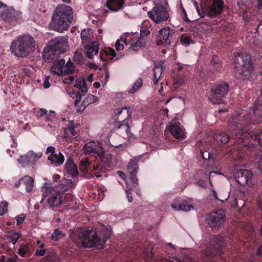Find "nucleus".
<instances>
[{"mask_svg": "<svg viewBox=\"0 0 262 262\" xmlns=\"http://www.w3.org/2000/svg\"><path fill=\"white\" fill-rule=\"evenodd\" d=\"M221 61L219 59V57L216 55H213L211 59L210 60V65L211 67L215 65V64H217L218 62H220Z\"/></svg>", "mask_w": 262, "mask_h": 262, "instance_id": "obj_54", "label": "nucleus"}, {"mask_svg": "<svg viewBox=\"0 0 262 262\" xmlns=\"http://www.w3.org/2000/svg\"><path fill=\"white\" fill-rule=\"evenodd\" d=\"M9 234L7 235V238L11 240V242L14 245H15L18 239L21 237V233L19 232H16L13 230L8 231Z\"/></svg>", "mask_w": 262, "mask_h": 262, "instance_id": "obj_32", "label": "nucleus"}, {"mask_svg": "<svg viewBox=\"0 0 262 262\" xmlns=\"http://www.w3.org/2000/svg\"><path fill=\"white\" fill-rule=\"evenodd\" d=\"M148 24H149L148 21H144L142 24L140 29V36L147 38V36L150 34V31L147 28Z\"/></svg>", "mask_w": 262, "mask_h": 262, "instance_id": "obj_39", "label": "nucleus"}, {"mask_svg": "<svg viewBox=\"0 0 262 262\" xmlns=\"http://www.w3.org/2000/svg\"><path fill=\"white\" fill-rule=\"evenodd\" d=\"M212 69H214L215 71H220V70L223 68L222 63L220 61L218 62L217 64H215V65H213L211 66Z\"/></svg>", "mask_w": 262, "mask_h": 262, "instance_id": "obj_57", "label": "nucleus"}, {"mask_svg": "<svg viewBox=\"0 0 262 262\" xmlns=\"http://www.w3.org/2000/svg\"><path fill=\"white\" fill-rule=\"evenodd\" d=\"M76 84L77 85L79 89L81 91L82 95H84L88 92L87 84L84 79H78L76 80Z\"/></svg>", "mask_w": 262, "mask_h": 262, "instance_id": "obj_34", "label": "nucleus"}, {"mask_svg": "<svg viewBox=\"0 0 262 262\" xmlns=\"http://www.w3.org/2000/svg\"><path fill=\"white\" fill-rule=\"evenodd\" d=\"M234 176L236 182L242 186L251 187L255 183L253 172L250 170L241 169Z\"/></svg>", "mask_w": 262, "mask_h": 262, "instance_id": "obj_13", "label": "nucleus"}, {"mask_svg": "<svg viewBox=\"0 0 262 262\" xmlns=\"http://www.w3.org/2000/svg\"><path fill=\"white\" fill-rule=\"evenodd\" d=\"M47 159L52 165L58 167L63 163L64 157L61 152L58 151L54 155H50Z\"/></svg>", "mask_w": 262, "mask_h": 262, "instance_id": "obj_26", "label": "nucleus"}, {"mask_svg": "<svg viewBox=\"0 0 262 262\" xmlns=\"http://www.w3.org/2000/svg\"><path fill=\"white\" fill-rule=\"evenodd\" d=\"M169 132L177 139H183L185 138L184 130L180 123H172L170 125Z\"/></svg>", "mask_w": 262, "mask_h": 262, "instance_id": "obj_23", "label": "nucleus"}, {"mask_svg": "<svg viewBox=\"0 0 262 262\" xmlns=\"http://www.w3.org/2000/svg\"><path fill=\"white\" fill-rule=\"evenodd\" d=\"M126 188L127 189L126 190V193L127 194V199H128V201L129 202L131 203L133 202V197H132V193L130 192V191H132V190L133 189V188H135L136 189V193L139 195H140L141 194H140V190H139L138 188H136V186H134L132 187H130L128 186V185H126Z\"/></svg>", "mask_w": 262, "mask_h": 262, "instance_id": "obj_43", "label": "nucleus"}, {"mask_svg": "<svg viewBox=\"0 0 262 262\" xmlns=\"http://www.w3.org/2000/svg\"><path fill=\"white\" fill-rule=\"evenodd\" d=\"M98 101V98L92 94H89L82 102V105L86 106Z\"/></svg>", "mask_w": 262, "mask_h": 262, "instance_id": "obj_36", "label": "nucleus"}, {"mask_svg": "<svg viewBox=\"0 0 262 262\" xmlns=\"http://www.w3.org/2000/svg\"><path fill=\"white\" fill-rule=\"evenodd\" d=\"M43 87L45 89H48L50 87V84L49 82V77L48 76H46L45 79L43 81Z\"/></svg>", "mask_w": 262, "mask_h": 262, "instance_id": "obj_62", "label": "nucleus"}, {"mask_svg": "<svg viewBox=\"0 0 262 262\" xmlns=\"http://www.w3.org/2000/svg\"><path fill=\"white\" fill-rule=\"evenodd\" d=\"M82 94H81L79 92H77L76 93V100L75 101V106H77V105L79 104V103H80V102L81 101V95Z\"/></svg>", "mask_w": 262, "mask_h": 262, "instance_id": "obj_56", "label": "nucleus"}, {"mask_svg": "<svg viewBox=\"0 0 262 262\" xmlns=\"http://www.w3.org/2000/svg\"><path fill=\"white\" fill-rule=\"evenodd\" d=\"M65 170L66 173L71 176L72 178L77 176L78 171L77 166L74 163L73 159L68 158L65 165Z\"/></svg>", "mask_w": 262, "mask_h": 262, "instance_id": "obj_25", "label": "nucleus"}, {"mask_svg": "<svg viewBox=\"0 0 262 262\" xmlns=\"http://www.w3.org/2000/svg\"><path fill=\"white\" fill-rule=\"evenodd\" d=\"M115 116H118L123 114V117L121 119H123L122 121H119L115 122L114 124L115 126L119 129L124 128L125 129L126 133L128 134L130 130V126L126 119L132 115V112L130 111L129 107L125 106L122 108H118L116 110Z\"/></svg>", "mask_w": 262, "mask_h": 262, "instance_id": "obj_16", "label": "nucleus"}, {"mask_svg": "<svg viewBox=\"0 0 262 262\" xmlns=\"http://www.w3.org/2000/svg\"><path fill=\"white\" fill-rule=\"evenodd\" d=\"M26 217V215L25 214H20L17 216H16L15 219L17 221L16 224L17 226L20 225L21 224L23 223L24 221L25 220V218Z\"/></svg>", "mask_w": 262, "mask_h": 262, "instance_id": "obj_51", "label": "nucleus"}, {"mask_svg": "<svg viewBox=\"0 0 262 262\" xmlns=\"http://www.w3.org/2000/svg\"><path fill=\"white\" fill-rule=\"evenodd\" d=\"M85 55L88 58L92 59L94 55H96L98 52V44L95 42L91 45H88L84 46Z\"/></svg>", "mask_w": 262, "mask_h": 262, "instance_id": "obj_28", "label": "nucleus"}, {"mask_svg": "<svg viewBox=\"0 0 262 262\" xmlns=\"http://www.w3.org/2000/svg\"><path fill=\"white\" fill-rule=\"evenodd\" d=\"M18 256L15 255L14 257H9L6 258V262H17Z\"/></svg>", "mask_w": 262, "mask_h": 262, "instance_id": "obj_63", "label": "nucleus"}, {"mask_svg": "<svg viewBox=\"0 0 262 262\" xmlns=\"http://www.w3.org/2000/svg\"><path fill=\"white\" fill-rule=\"evenodd\" d=\"M30 158L28 157V153L25 156H21L20 159L18 160V162L24 167L30 165L31 161Z\"/></svg>", "mask_w": 262, "mask_h": 262, "instance_id": "obj_44", "label": "nucleus"}, {"mask_svg": "<svg viewBox=\"0 0 262 262\" xmlns=\"http://www.w3.org/2000/svg\"><path fill=\"white\" fill-rule=\"evenodd\" d=\"M196 183L200 187L205 188L207 185V182L205 180H199L197 182H196Z\"/></svg>", "mask_w": 262, "mask_h": 262, "instance_id": "obj_58", "label": "nucleus"}, {"mask_svg": "<svg viewBox=\"0 0 262 262\" xmlns=\"http://www.w3.org/2000/svg\"><path fill=\"white\" fill-rule=\"evenodd\" d=\"M20 43L16 42V40H14L11 43L10 46V51L12 54L18 57H25L27 56L26 50L21 48Z\"/></svg>", "mask_w": 262, "mask_h": 262, "instance_id": "obj_24", "label": "nucleus"}, {"mask_svg": "<svg viewBox=\"0 0 262 262\" xmlns=\"http://www.w3.org/2000/svg\"><path fill=\"white\" fill-rule=\"evenodd\" d=\"M174 34V30L169 27L160 29L157 35V45L164 47L169 46Z\"/></svg>", "mask_w": 262, "mask_h": 262, "instance_id": "obj_14", "label": "nucleus"}, {"mask_svg": "<svg viewBox=\"0 0 262 262\" xmlns=\"http://www.w3.org/2000/svg\"><path fill=\"white\" fill-rule=\"evenodd\" d=\"M30 244L27 243L26 244H21L18 250V254L22 257H26V254L29 250Z\"/></svg>", "mask_w": 262, "mask_h": 262, "instance_id": "obj_40", "label": "nucleus"}, {"mask_svg": "<svg viewBox=\"0 0 262 262\" xmlns=\"http://www.w3.org/2000/svg\"><path fill=\"white\" fill-rule=\"evenodd\" d=\"M110 230H106L102 234L93 227L80 229L78 236L79 243H81L83 248L95 247L98 249L104 248L106 241L110 237Z\"/></svg>", "mask_w": 262, "mask_h": 262, "instance_id": "obj_2", "label": "nucleus"}, {"mask_svg": "<svg viewBox=\"0 0 262 262\" xmlns=\"http://www.w3.org/2000/svg\"><path fill=\"white\" fill-rule=\"evenodd\" d=\"M20 14V12L14 9H7L2 13L1 17L5 22L8 24L13 23V25H15L17 19Z\"/></svg>", "mask_w": 262, "mask_h": 262, "instance_id": "obj_20", "label": "nucleus"}, {"mask_svg": "<svg viewBox=\"0 0 262 262\" xmlns=\"http://www.w3.org/2000/svg\"><path fill=\"white\" fill-rule=\"evenodd\" d=\"M83 153L85 155H91L95 157H98L100 162L98 165L94 166V173L97 178L102 176V174L105 173L109 170V168L112 165V158L111 155H104L103 148L96 144L94 141L89 142L86 143L83 148Z\"/></svg>", "mask_w": 262, "mask_h": 262, "instance_id": "obj_3", "label": "nucleus"}, {"mask_svg": "<svg viewBox=\"0 0 262 262\" xmlns=\"http://www.w3.org/2000/svg\"><path fill=\"white\" fill-rule=\"evenodd\" d=\"M64 64H65V60L64 59H57L54 61V64L52 67V68L54 69L55 70H57L60 72H62L64 70Z\"/></svg>", "mask_w": 262, "mask_h": 262, "instance_id": "obj_37", "label": "nucleus"}, {"mask_svg": "<svg viewBox=\"0 0 262 262\" xmlns=\"http://www.w3.org/2000/svg\"><path fill=\"white\" fill-rule=\"evenodd\" d=\"M162 68H160V67H155V68L154 70V79L153 80L154 83L155 84H156L158 79L160 78V76H158L157 75V72H159L160 74L162 73Z\"/></svg>", "mask_w": 262, "mask_h": 262, "instance_id": "obj_49", "label": "nucleus"}, {"mask_svg": "<svg viewBox=\"0 0 262 262\" xmlns=\"http://www.w3.org/2000/svg\"><path fill=\"white\" fill-rule=\"evenodd\" d=\"M70 124L66 128L68 130V132L70 133V134L74 137H77L79 136L78 133L75 130L76 128V125L74 121H72L70 122Z\"/></svg>", "mask_w": 262, "mask_h": 262, "instance_id": "obj_42", "label": "nucleus"}, {"mask_svg": "<svg viewBox=\"0 0 262 262\" xmlns=\"http://www.w3.org/2000/svg\"><path fill=\"white\" fill-rule=\"evenodd\" d=\"M143 85V80L141 78H139L136 81V82L134 84L132 88L128 91V93L129 94H134L136 92H137L140 88Z\"/></svg>", "mask_w": 262, "mask_h": 262, "instance_id": "obj_38", "label": "nucleus"}, {"mask_svg": "<svg viewBox=\"0 0 262 262\" xmlns=\"http://www.w3.org/2000/svg\"><path fill=\"white\" fill-rule=\"evenodd\" d=\"M46 252V249L36 250L35 253L36 256H43Z\"/></svg>", "mask_w": 262, "mask_h": 262, "instance_id": "obj_60", "label": "nucleus"}, {"mask_svg": "<svg viewBox=\"0 0 262 262\" xmlns=\"http://www.w3.org/2000/svg\"><path fill=\"white\" fill-rule=\"evenodd\" d=\"M67 45L66 39L61 36L55 37L48 42V46L50 49L48 57L46 61L50 62L53 59L51 56L52 54L60 55L66 51Z\"/></svg>", "mask_w": 262, "mask_h": 262, "instance_id": "obj_8", "label": "nucleus"}, {"mask_svg": "<svg viewBox=\"0 0 262 262\" xmlns=\"http://www.w3.org/2000/svg\"><path fill=\"white\" fill-rule=\"evenodd\" d=\"M200 76L203 78H204L205 80H207L208 78L210 77V73L206 71H202L200 73Z\"/></svg>", "mask_w": 262, "mask_h": 262, "instance_id": "obj_59", "label": "nucleus"}, {"mask_svg": "<svg viewBox=\"0 0 262 262\" xmlns=\"http://www.w3.org/2000/svg\"><path fill=\"white\" fill-rule=\"evenodd\" d=\"M42 198L40 204L50 209L60 207L63 202L64 193L55 189L53 187L42 188Z\"/></svg>", "mask_w": 262, "mask_h": 262, "instance_id": "obj_5", "label": "nucleus"}, {"mask_svg": "<svg viewBox=\"0 0 262 262\" xmlns=\"http://www.w3.org/2000/svg\"><path fill=\"white\" fill-rule=\"evenodd\" d=\"M246 113V117H248L251 119V123L252 124L251 126L252 127H250V129L253 128V126H255L256 124L259 123L261 121L260 119L262 118V93H261L260 96L257 100L256 102L254 105V107L253 108L252 113H248L246 112H242L240 113H236L235 115H239L242 113Z\"/></svg>", "mask_w": 262, "mask_h": 262, "instance_id": "obj_11", "label": "nucleus"}, {"mask_svg": "<svg viewBox=\"0 0 262 262\" xmlns=\"http://www.w3.org/2000/svg\"><path fill=\"white\" fill-rule=\"evenodd\" d=\"M108 55L111 56L112 57L111 58L112 60L113 58L116 56V52L115 50L112 48H108V50L105 52V56H107Z\"/></svg>", "mask_w": 262, "mask_h": 262, "instance_id": "obj_53", "label": "nucleus"}, {"mask_svg": "<svg viewBox=\"0 0 262 262\" xmlns=\"http://www.w3.org/2000/svg\"><path fill=\"white\" fill-rule=\"evenodd\" d=\"M124 0H107L106 6L112 11H117L122 9Z\"/></svg>", "mask_w": 262, "mask_h": 262, "instance_id": "obj_27", "label": "nucleus"}, {"mask_svg": "<svg viewBox=\"0 0 262 262\" xmlns=\"http://www.w3.org/2000/svg\"><path fill=\"white\" fill-rule=\"evenodd\" d=\"M36 116L37 118H40L45 117V121L48 123V127L51 130H54L58 125L55 121V112L53 111H50L49 112L45 108H39L36 112Z\"/></svg>", "mask_w": 262, "mask_h": 262, "instance_id": "obj_17", "label": "nucleus"}, {"mask_svg": "<svg viewBox=\"0 0 262 262\" xmlns=\"http://www.w3.org/2000/svg\"><path fill=\"white\" fill-rule=\"evenodd\" d=\"M115 47L116 50L119 51H120L123 49V47L120 45L119 40H117V41L116 42Z\"/></svg>", "mask_w": 262, "mask_h": 262, "instance_id": "obj_64", "label": "nucleus"}, {"mask_svg": "<svg viewBox=\"0 0 262 262\" xmlns=\"http://www.w3.org/2000/svg\"><path fill=\"white\" fill-rule=\"evenodd\" d=\"M56 149L54 147L50 146L47 147L46 151V154H51L50 155H54L56 154Z\"/></svg>", "mask_w": 262, "mask_h": 262, "instance_id": "obj_55", "label": "nucleus"}, {"mask_svg": "<svg viewBox=\"0 0 262 262\" xmlns=\"http://www.w3.org/2000/svg\"><path fill=\"white\" fill-rule=\"evenodd\" d=\"M246 113L239 115L234 114L228 119L229 129L231 134L230 137L229 134L225 132H221L215 134L212 137V145L220 147L227 143L233 144L243 145L244 146L250 147L248 139V131L252 124L251 123V119L246 117Z\"/></svg>", "mask_w": 262, "mask_h": 262, "instance_id": "obj_1", "label": "nucleus"}, {"mask_svg": "<svg viewBox=\"0 0 262 262\" xmlns=\"http://www.w3.org/2000/svg\"><path fill=\"white\" fill-rule=\"evenodd\" d=\"M224 5V2L223 0H213L206 9V15L210 18L220 16L223 11Z\"/></svg>", "mask_w": 262, "mask_h": 262, "instance_id": "obj_18", "label": "nucleus"}, {"mask_svg": "<svg viewBox=\"0 0 262 262\" xmlns=\"http://www.w3.org/2000/svg\"><path fill=\"white\" fill-rule=\"evenodd\" d=\"M171 206L174 210L188 211L193 206L188 203L186 201H182L179 199H176L171 203Z\"/></svg>", "mask_w": 262, "mask_h": 262, "instance_id": "obj_22", "label": "nucleus"}, {"mask_svg": "<svg viewBox=\"0 0 262 262\" xmlns=\"http://www.w3.org/2000/svg\"><path fill=\"white\" fill-rule=\"evenodd\" d=\"M8 203L6 201L0 203V215H3L8 211Z\"/></svg>", "mask_w": 262, "mask_h": 262, "instance_id": "obj_46", "label": "nucleus"}, {"mask_svg": "<svg viewBox=\"0 0 262 262\" xmlns=\"http://www.w3.org/2000/svg\"><path fill=\"white\" fill-rule=\"evenodd\" d=\"M206 221L212 229L220 227L225 221V213L224 210L219 209L207 214Z\"/></svg>", "mask_w": 262, "mask_h": 262, "instance_id": "obj_12", "label": "nucleus"}, {"mask_svg": "<svg viewBox=\"0 0 262 262\" xmlns=\"http://www.w3.org/2000/svg\"><path fill=\"white\" fill-rule=\"evenodd\" d=\"M148 16L156 24L166 21L169 14L165 6L162 4H155L154 8L147 12Z\"/></svg>", "mask_w": 262, "mask_h": 262, "instance_id": "obj_9", "label": "nucleus"}, {"mask_svg": "<svg viewBox=\"0 0 262 262\" xmlns=\"http://www.w3.org/2000/svg\"><path fill=\"white\" fill-rule=\"evenodd\" d=\"M200 152L201 154V157L204 160V162L212 158V156L211 155V152L208 151L200 149Z\"/></svg>", "mask_w": 262, "mask_h": 262, "instance_id": "obj_47", "label": "nucleus"}, {"mask_svg": "<svg viewBox=\"0 0 262 262\" xmlns=\"http://www.w3.org/2000/svg\"><path fill=\"white\" fill-rule=\"evenodd\" d=\"M229 90V85L228 83L224 81L212 86L210 89V94L209 96L210 101L214 104L223 103V99L227 95Z\"/></svg>", "mask_w": 262, "mask_h": 262, "instance_id": "obj_7", "label": "nucleus"}, {"mask_svg": "<svg viewBox=\"0 0 262 262\" xmlns=\"http://www.w3.org/2000/svg\"><path fill=\"white\" fill-rule=\"evenodd\" d=\"M73 195L71 193H67L65 195L64 194L62 204H69L72 202L73 201Z\"/></svg>", "mask_w": 262, "mask_h": 262, "instance_id": "obj_50", "label": "nucleus"}, {"mask_svg": "<svg viewBox=\"0 0 262 262\" xmlns=\"http://www.w3.org/2000/svg\"><path fill=\"white\" fill-rule=\"evenodd\" d=\"M80 170L85 171L86 172L91 171L93 172V174H95V176L96 177V174L94 173V166H97L98 164L92 165L88 159H82L80 161Z\"/></svg>", "mask_w": 262, "mask_h": 262, "instance_id": "obj_30", "label": "nucleus"}, {"mask_svg": "<svg viewBox=\"0 0 262 262\" xmlns=\"http://www.w3.org/2000/svg\"><path fill=\"white\" fill-rule=\"evenodd\" d=\"M22 181L26 186V191L30 192L34 185V179L29 176L26 175L21 178Z\"/></svg>", "mask_w": 262, "mask_h": 262, "instance_id": "obj_31", "label": "nucleus"}, {"mask_svg": "<svg viewBox=\"0 0 262 262\" xmlns=\"http://www.w3.org/2000/svg\"><path fill=\"white\" fill-rule=\"evenodd\" d=\"M181 43L185 46H188L190 43L193 44L194 41L191 39V37L187 36L185 34H183L180 39Z\"/></svg>", "mask_w": 262, "mask_h": 262, "instance_id": "obj_41", "label": "nucleus"}, {"mask_svg": "<svg viewBox=\"0 0 262 262\" xmlns=\"http://www.w3.org/2000/svg\"><path fill=\"white\" fill-rule=\"evenodd\" d=\"M74 58L75 60H77L79 62H80L83 58V56L80 53L76 52L74 55Z\"/></svg>", "mask_w": 262, "mask_h": 262, "instance_id": "obj_61", "label": "nucleus"}, {"mask_svg": "<svg viewBox=\"0 0 262 262\" xmlns=\"http://www.w3.org/2000/svg\"><path fill=\"white\" fill-rule=\"evenodd\" d=\"M147 38L142 36L138 37V34L127 35L123 42L125 45L130 44L129 49L135 51H137L141 48L144 47L146 44Z\"/></svg>", "mask_w": 262, "mask_h": 262, "instance_id": "obj_15", "label": "nucleus"}, {"mask_svg": "<svg viewBox=\"0 0 262 262\" xmlns=\"http://www.w3.org/2000/svg\"><path fill=\"white\" fill-rule=\"evenodd\" d=\"M65 236L66 234L64 232L60 230L58 228H56L54 230L52 234L50 236V239L55 242H58Z\"/></svg>", "mask_w": 262, "mask_h": 262, "instance_id": "obj_33", "label": "nucleus"}, {"mask_svg": "<svg viewBox=\"0 0 262 262\" xmlns=\"http://www.w3.org/2000/svg\"><path fill=\"white\" fill-rule=\"evenodd\" d=\"M73 183L70 179H63L60 181V183L54 187L55 189L59 190L61 192L64 193V191H67L70 188L72 187Z\"/></svg>", "mask_w": 262, "mask_h": 262, "instance_id": "obj_29", "label": "nucleus"}, {"mask_svg": "<svg viewBox=\"0 0 262 262\" xmlns=\"http://www.w3.org/2000/svg\"><path fill=\"white\" fill-rule=\"evenodd\" d=\"M42 155L41 152L36 153L32 150L29 151L28 152V157L36 160L40 159L42 157Z\"/></svg>", "mask_w": 262, "mask_h": 262, "instance_id": "obj_48", "label": "nucleus"}, {"mask_svg": "<svg viewBox=\"0 0 262 262\" xmlns=\"http://www.w3.org/2000/svg\"><path fill=\"white\" fill-rule=\"evenodd\" d=\"M16 42L20 43V45L21 48H24L26 50L27 56L30 52L34 50L35 47V41L34 38L31 35H22L20 36L16 39Z\"/></svg>", "mask_w": 262, "mask_h": 262, "instance_id": "obj_19", "label": "nucleus"}, {"mask_svg": "<svg viewBox=\"0 0 262 262\" xmlns=\"http://www.w3.org/2000/svg\"><path fill=\"white\" fill-rule=\"evenodd\" d=\"M74 71V66L72 61L69 60L64 66L63 72L72 74Z\"/></svg>", "mask_w": 262, "mask_h": 262, "instance_id": "obj_45", "label": "nucleus"}, {"mask_svg": "<svg viewBox=\"0 0 262 262\" xmlns=\"http://www.w3.org/2000/svg\"><path fill=\"white\" fill-rule=\"evenodd\" d=\"M199 31L203 34L211 32L212 31V25L209 23H202L198 26Z\"/></svg>", "mask_w": 262, "mask_h": 262, "instance_id": "obj_35", "label": "nucleus"}, {"mask_svg": "<svg viewBox=\"0 0 262 262\" xmlns=\"http://www.w3.org/2000/svg\"><path fill=\"white\" fill-rule=\"evenodd\" d=\"M137 159L131 160L127 166V170L130 173V179L134 185H137L138 179L137 178V174L138 171L139 166L137 164Z\"/></svg>", "mask_w": 262, "mask_h": 262, "instance_id": "obj_21", "label": "nucleus"}, {"mask_svg": "<svg viewBox=\"0 0 262 262\" xmlns=\"http://www.w3.org/2000/svg\"><path fill=\"white\" fill-rule=\"evenodd\" d=\"M73 20V11L71 7L64 4L58 5L54 10L49 24V27L58 32H63L68 29Z\"/></svg>", "mask_w": 262, "mask_h": 262, "instance_id": "obj_4", "label": "nucleus"}, {"mask_svg": "<svg viewBox=\"0 0 262 262\" xmlns=\"http://www.w3.org/2000/svg\"><path fill=\"white\" fill-rule=\"evenodd\" d=\"M225 246L224 238L221 236L215 235L211 240L209 246L206 251L207 256L214 257L223 253V250Z\"/></svg>", "mask_w": 262, "mask_h": 262, "instance_id": "obj_10", "label": "nucleus"}, {"mask_svg": "<svg viewBox=\"0 0 262 262\" xmlns=\"http://www.w3.org/2000/svg\"><path fill=\"white\" fill-rule=\"evenodd\" d=\"M176 261V262H194L191 258L187 256H184L182 259L173 258ZM169 262H175L173 260H169Z\"/></svg>", "mask_w": 262, "mask_h": 262, "instance_id": "obj_52", "label": "nucleus"}, {"mask_svg": "<svg viewBox=\"0 0 262 262\" xmlns=\"http://www.w3.org/2000/svg\"><path fill=\"white\" fill-rule=\"evenodd\" d=\"M234 68L239 73V78L242 80L249 79L252 71L253 62L251 56L239 52L235 53Z\"/></svg>", "mask_w": 262, "mask_h": 262, "instance_id": "obj_6", "label": "nucleus"}]
</instances>
